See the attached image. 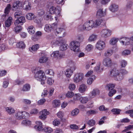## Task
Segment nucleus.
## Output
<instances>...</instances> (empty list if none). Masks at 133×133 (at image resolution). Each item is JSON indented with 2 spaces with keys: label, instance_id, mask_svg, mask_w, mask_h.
<instances>
[{
  "label": "nucleus",
  "instance_id": "obj_9",
  "mask_svg": "<svg viewBox=\"0 0 133 133\" xmlns=\"http://www.w3.org/2000/svg\"><path fill=\"white\" fill-rule=\"evenodd\" d=\"M64 53L63 52H60L59 50L54 51L51 55V57L56 59H60L64 56Z\"/></svg>",
  "mask_w": 133,
  "mask_h": 133
},
{
  "label": "nucleus",
  "instance_id": "obj_3",
  "mask_svg": "<svg viewBox=\"0 0 133 133\" xmlns=\"http://www.w3.org/2000/svg\"><path fill=\"white\" fill-rule=\"evenodd\" d=\"M40 69L39 68L37 67L33 70L32 72L35 74V78L37 80L40 82L41 84L43 85L45 83L46 77L45 73L43 71L38 70Z\"/></svg>",
  "mask_w": 133,
  "mask_h": 133
},
{
  "label": "nucleus",
  "instance_id": "obj_60",
  "mask_svg": "<svg viewBox=\"0 0 133 133\" xmlns=\"http://www.w3.org/2000/svg\"><path fill=\"white\" fill-rule=\"evenodd\" d=\"M116 92V90L115 89L113 90H110L108 94V96L110 97H112L114 94H115Z\"/></svg>",
  "mask_w": 133,
  "mask_h": 133
},
{
  "label": "nucleus",
  "instance_id": "obj_47",
  "mask_svg": "<svg viewBox=\"0 0 133 133\" xmlns=\"http://www.w3.org/2000/svg\"><path fill=\"white\" fill-rule=\"evenodd\" d=\"M131 51L129 49H125L123 51L122 53V55L123 56H126L130 55L131 53Z\"/></svg>",
  "mask_w": 133,
  "mask_h": 133
},
{
  "label": "nucleus",
  "instance_id": "obj_57",
  "mask_svg": "<svg viewBox=\"0 0 133 133\" xmlns=\"http://www.w3.org/2000/svg\"><path fill=\"white\" fill-rule=\"evenodd\" d=\"M38 15L40 16H42L45 14L44 10L43 9H40L37 11Z\"/></svg>",
  "mask_w": 133,
  "mask_h": 133
},
{
  "label": "nucleus",
  "instance_id": "obj_41",
  "mask_svg": "<svg viewBox=\"0 0 133 133\" xmlns=\"http://www.w3.org/2000/svg\"><path fill=\"white\" fill-rule=\"evenodd\" d=\"M113 53V51L111 49H109L105 52L104 55L105 57H108L111 56Z\"/></svg>",
  "mask_w": 133,
  "mask_h": 133
},
{
  "label": "nucleus",
  "instance_id": "obj_36",
  "mask_svg": "<svg viewBox=\"0 0 133 133\" xmlns=\"http://www.w3.org/2000/svg\"><path fill=\"white\" fill-rule=\"evenodd\" d=\"M101 63L99 62L98 63L95 68V71L98 73H99L102 72L103 70V69H101V70H100V66L101 65Z\"/></svg>",
  "mask_w": 133,
  "mask_h": 133
},
{
  "label": "nucleus",
  "instance_id": "obj_52",
  "mask_svg": "<svg viewBox=\"0 0 133 133\" xmlns=\"http://www.w3.org/2000/svg\"><path fill=\"white\" fill-rule=\"evenodd\" d=\"M96 123L95 120L92 119L89 120L87 122V123L90 127H92Z\"/></svg>",
  "mask_w": 133,
  "mask_h": 133
},
{
  "label": "nucleus",
  "instance_id": "obj_21",
  "mask_svg": "<svg viewBox=\"0 0 133 133\" xmlns=\"http://www.w3.org/2000/svg\"><path fill=\"white\" fill-rule=\"evenodd\" d=\"M106 15V12L103 11L102 9H98L96 13V16L98 17H102L105 16Z\"/></svg>",
  "mask_w": 133,
  "mask_h": 133
},
{
  "label": "nucleus",
  "instance_id": "obj_59",
  "mask_svg": "<svg viewBox=\"0 0 133 133\" xmlns=\"http://www.w3.org/2000/svg\"><path fill=\"white\" fill-rule=\"evenodd\" d=\"M94 102L91 101L87 104V106L88 108H91L94 106Z\"/></svg>",
  "mask_w": 133,
  "mask_h": 133
},
{
  "label": "nucleus",
  "instance_id": "obj_8",
  "mask_svg": "<svg viewBox=\"0 0 133 133\" xmlns=\"http://www.w3.org/2000/svg\"><path fill=\"white\" fill-rule=\"evenodd\" d=\"M84 78V75L81 73H76L74 75L73 80L75 83H77L81 82Z\"/></svg>",
  "mask_w": 133,
  "mask_h": 133
},
{
  "label": "nucleus",
  "instance_id": "obj_63",
  "mask_svg": "<svg viewBox=\"0 0 133 133\" xmlns=\"http://www.w3.org/2000/svg\"><path fill=\"white\" fill-rule=\"evenodd\" d=\"M74 93L72 91H69L66 93V96L68 97L71 98L74 95Z\"/></svg>",
  "mask_w": 133,
  "mask_h": 133
},
{
  "label": "nucleus",
  "instance_id": "obj_12",
  "mask_svg": "<svg viewBox=\"0 0 133 133\" xmlns=\"http://www.w3.org/2000/svg\"><path fill=\"white\" fill-rule=\"evenodd\" d=\"M100 93L99 90L97 88L94 89L89 93V97L90 98H92L95 97Z\"/></svg>",
  "mask_w": 133,
  "mask_h": 133
},
{
  "label": "nucleus",
  "instance_id": "obj_33",
  "mask_svg": "<svg viewBox=\"0 0 133 133\" xmlns=\"http://www.w3.org/2000/svg\"><path fill=\"white\" fill-rule=\"evenodd\" d=\"M5 111L10 115L13 114L15 112L14 109L11 107H6Z\"/></svg>",
  "mask_w": 133,
  "mask_h": 133
},
{
  "label": "nucleus",
  "instance_id": "obj_54",
  "mask_svg": "<svg viewBox=\"0 0 133 133\" xmlns=\"http://www.w3.org/2000/svg\"><path fill=\"white\" fill-rule=\"evenodd\" d=\"M93 71L92 70H90L89 71L85 74V76L86 77H92V76L93 75Z\"/></svg>",
  "mask_w": 133,
  "mask_h": 133
},
{
  "label": "nucleus",
  "instance_id": "obj_37",
  "mask_svg": "<svg viewBox=\"0 0 133 133\" xmlns=\"http://www.w3.org/2000/svg\"><path fill=\"white\" fill-rule=\"evenodd\" d=\"M48 60V58L44 56L41 57L39 59V62L41 63H45Z\"/></svg>",
  "mask_w": 133,
  "mask_h": 133
},
{
  "label": "nucleus",
  "instance_id": "obj_19",
  "mask_svg": "<svg viewBox=\"0 0 133 133\" xmlns=\"http://www.w3.org/2000/svg\"><path fill=\"white\" fill-rule=\"evenodd\" d=\"M131 40L132 41L131 39V37L130 39L126 37H124L121 38L120 39V43H122L123 45H128L130 44V41Z\"/></svg>",
  "mask_w": 133,
  "mask_h": 133
},
{
  "label": "nucleus",
  "instance_id": "obj_38",
  "mask_svg": "<svg viewBox=\"0 0 133 133\" xmlns=\"http://www.w3.org/2000/svg\"><path fill=\"white\" fill-rule=\"evenodd\" d=\"M30 88V86L29 84H26L23 86L22 90L24 91H29Z\"/></svg>",
  "mask_w": 133,
  "mask_h": 133
},
{
  "label": "nucleus",
  "instance_id": "obj_17",
  "mask_svg": "<svg viewBox=\"0 0 133 133\" xmlns=\"http://www.w3.org/2000/svg\"><path fill=\"white\" fill-rule=\"evenodd\" d=\"M101 34L102 36L106 38L111 35V32L109 29H105L102 30Z\"/></svg>",
  "mask_w": 133,
  "mask_h": 133
},
{
  "label": "nucleus",
  "instance_id": "obj_39",
  "mask_svg": "<svg viewBox=\"0 0 133 133\" xmlns=\"http://www.w3.org/2000/svg\"><path fill=\"white\" fill-rule=\"evenodd\" d=\"M16 47L20 48H24L25 46L24 43L21 41L17 43L16 44Z\"/></svg>",
  "mask_w": 133,
  "mask_h": 133
},
{
  "label": "nucleus",
  "instance_id": "obj_29",
  "mask_svg": "<svg viewBox=\"0 0 133 133\" xmlns=\"http://www.w3.org/2000/svg\"><path fill=\"white\" fill-rule=\"evenodd\" d=\"M27 19L29 20H34L35 18V16L34 14L29 13L25 16Z\"/></svg>",
  "mask_w": 133,
  "mask_h": 133
},
{
  "label": "nucleus",
  "instance_id": "obj_25",
  "mask_svg": "<svg viewBox=\"0 0 133 133\" xmlns=\"http://www.w3.org/2000/svg\"><path fill=\"white\" fill-rule=\"evenodd\" d=\"M39 48V45L38 44L33 45L32 47L29 48V50L32 53L37 51Z\"/></svg>",
  "mask_w": 133,
  "mask_h": 133
},
{
  "label": "nucleus",
  "instance_id": "obj_31",
  "mask_svg": "<svg viewBox=\"0 0 133 133\" xmlns=\"http://www.w3.org/2000/svg\"><path fill=\"white\" fill-rule=\"evenodd\" d=\"M97 37V35L94 34H92L89 37L88 41L89 42H92L96 40Z\"/></svg>",
  "mask_w": 133,
  "mask_h": 133
},
{
  "label": "nucleus",
  "instance_id": "obj_45",
  "mask_svg": "<svg viewBox=\"0 0 133 133\" xmlns=\"http://www.w3.org/2000/svg\"><path fill=\"white\" fill-rule=\"evenodd\" d=\"M120 65L122 68H125L127 64V61L124 60H122L120 61Z\"/></svg>",
  "mask_w": 133,
  "mask_h": 133
},
{
  "label": "nucleus",
  "instance_id": "obj_6",
  "mask_svg": "<svg viewBox=\"0 0 133 133\" xmlns=\"http://www.w3.org/2000/svg\"><path fill=\"white\" fill-rule=\"evenodd\" d=\"M49 37L50 39H52L51 41L50 44L52 48L59 46L62 41V39L57 38L56 39H52L55 38V36L52 35H50Z\"/></svg>",
  "mask_w": 133,
  "mask_h": 133
},
{
  "label": "nucleus",
  "instance_id": "obj_10",
  "mask_svg": "<svg viewBox=\"0 0 133 133\" xmlns=\"http://www.w3.org/2000/svg\"><path fill=\"white\" fill-rule=\"evenodd\" d=\"M106 45L105 42L102 40L98 41L95 45V48L99 51H101L105 47Z\"/></svg>",
  "mask_w": 133,
  "mask_h": 133
},
{
  "label": "nucleus",
  "instance_id": "obj_48",
  "mask_svg": "<svg viewBox=\"0 0 133 133\" xmlns=\"http://www.w3.org/2000/svg\"><path fill=\"white\" fill-rule=\"evenodd\" d=\"M26 4L25 7V9L26 10H30L31 8V5L30 3L28 2H26L24 3V4Z\"/></svg>",
  "mask_w": 133,
  "mask_h": 133
},
{
  "label": "nucleus",
  "instance_id": "obj_44",
  "mask_svg": "<svg viewBox=\"0 0 133 133\" xmlns=\"http://www.w3.org/2000/svg\"><path fill=\"white\" fill-rule=\"evenodd\" d=\"M61 104V102L59 100H55L52 102V105L55 107H58Z\"/></svg>",
  "mask_w": 133,
  "mask_h": 133
},
{
  "label": "nucleus",
  "instance_id": "obj_43",
  "mask_svg": "<svg viewBox=\"0 0 133 133\" xmlns=\"http://www.w3.org/2000/svg\"><path fill=\"white\" fill-rule=\"evenodd\" d=\"M79 112V109L77 108H75L71 112V114L72 116H75L78 115Z\"/></svg>",
  "mask_w": 133,
  "mask_h": 133
},
{
  "label": "nucleus",
  "instance_id": "obj_22",
  "mask_svg": "<svg viewBox=\"0 0 133 133\" xmlns=\"http://www.w3.org/2000/svg\"><path fill=\"white\" fill-rule=\"evenodd\" d=\"M36 125L35 126V129L38 131H41L43 130L42 127V124L41 122L37 121L36 122Z\"/></svg>",
  "mask_w": 133,
  "mask_h": 133
},
{
  "label": "nucleus",
  "instance_id": "obj_4",
  "mask_svg": "<svg viewBox=\"0 0 133 133\" xmlns=\"http://www.w3.org/2000/svg\"><path fill=\"white\" fill-rule=\"evenodd\" d=\"M70 49L75 52L79 51L80 44L79 42L77 41H73L70 44Z\"/></svg>",
  "mask_w": 133,
  "mask_h": 133
},
{
  "label": "nucleus",
  "instance_id": "obj_16",
  "mask_svg": "<svg viewBox=\"0 0 133 133\" xmlns=\"http://www.w3.org/2000/svg\"><path fill=\"white\" fill-rule=\"evenodd\" d=\"M15 22V25H18L19 24L22 25L25 22V19L24 16H21L17 18Z\"/></svg>",
  "mask_w": 133,
  "mask_h": 133
},
{
  "label": "nucleus",
  "instance_id": "obj_24",
  "mask_svg": "<svg viewBox=\"0 0 133 133\" xmlns=\"http://www.w3.org/2000/svg\"><path fill=\"white\" fill-rule=\"evenodd\" d=\"M89 100V98L87 97L81 96L79 98V101L82 104H85L87 103Z\"/></svg>",
  "mask_w": 133,
  "mask_h": 133
},
{
  "label": "nucleus",
  "instance_id": "obj_28",
  "mask_svg": "<svg viewBox=\"0 0 133 133\" xmlns=\"http://www.w3.org/2000/svg\"><path fill=\"white\" fill-rule=\"evenodd\" d=\"M11 8V6L10 4H8L5 9L4 14H5V17L8 16V14L10 11Z\"/></svg>",
  "mask_w": 133,
  "mask_h": 133
},
{
  "label": "nucleus",
  "instance_id": "obj_14",
  "mask_svg": "<svg viewBox=\"0 0 133 133\" xmlns=\"http://www.w3.org/2000/svg\"><path fill=\"white\" fill-rule=\"evenodd\" d=\"M49 112L46 109H44L39 112L40 115L39 116V118L42 120H45L47 118V116L49 114Z\"/></svg>",
  "mask_w": 133,
  "mask_h": 133
},
{
  "label": "nucleus",
  "instance_id": "obj_30",
  "mask_svg": "<svg viewBox=\"0 0 133 133\" xmlns=\"http://www.w3.org/2000/svg\"><path fill=\"white\" fill-rule=\"evenodd\" d=\"M96 77L95 75H93L92 77H90L87 79V82L88 84L91 85L94 80L96 79Z\"/></svg>",
  "mask_w": 133,
  "mask_h": 133
},
{
  "label": "nucleus",
  "instance_id": "obj_56",
  "mask_svg": "<svg viewBox=\"0 0 133 133\" xmlns=\"http://www.w3.org/2000/svg\"><path fill=\"white\" fill-rule=\"evenodd\" d=\"M54 80L51 78H49L47 79V83L50 85H52L54 83Z\"/></svg>",
  "mask_w": 133,
  "mask_h": 133
},
{
  "label": "nucleus",
  "instance_id": "obj_11",
  "mask_svg": "<svg viewBox=\"0 0 133 133\" xmlns=\"http://www.w3.org/2000/svg\"><path fill=\"white\" fill-rule=\"evenodd\" d=\"M22 2L18 0L15 1L12 3V6L11 7L12 11H16L18 9L22 6Z\"/></svg>",
  "mask_w": 133,
  "mask_h": 133
},
{
  "label": "nucleus",
  "instance_id": "obj_64",
  "mask_svg": "<svg viewBox=\"0 0 133 133\" xmlns=\"http://www.w3.org/2000/svg\"><path fill=\"white\" fill-rule=\"evenodd\" d=\"M7 48V46L4 44H3L0 45V49L1 50H6Z\"/></svg>",
  "mask_w": 133,
  "mask_h": 133
},
{
  "label": "nucleus",
  "instance_id": "obj_49",
  "mask_svg": "<svg viewBox=\"0 0 133 133\" xmlns=\"http://www.w3.org/2000/svg\"><path fill=\"white\" fill-rule=\"evenodd\" d=\"M22 124L25 126H29L31 124V122L28 120H24L23 121Z\"/></svg>",
  "mask_w": 133,
  "mask_h": 133
},
{
  "label": "nucleus",
  "instance_id": "obj_1",
  "mask_svg": "<svg viewBox=\"0 0 133 133\" xmlns=\"http://www.w3.org/2000/svg\"><path fill=\"white\" fill-rule=\"evenodd\" d=\"M104 22V20L101 18L97 19L95 21L92 20H88L85 22L83 24L79 25L77 27V30L81 31H89L103 24Z\"/></svg>",
  "mask_w": 133,
  "mask_h": 133
},
{
  "label": "nucleus",
  "instance_id": "obj_15",
  "mask_svg": "<svg viewBox=\"0 0 133 133\" xmlns=\"http://www.w3.org/2000/svg\"><path fill=\"white\" fill-rule=\"evenodd\" d=\"M60 12V10L53 6L50 7L49 10V12L50 14H55L58 17L60 16L61 15Z\"/></svg>",
  "mask_w": 133,
  "mask_h": 133
},
{
  "label": "nucleus",
  "instance_id": "obj_32",
  "mask_svg": "<svg viewBox=\"0 0 133 133\" xmlns=\"http://www.w3.org/2000/svg\"><path fill=\"white\" fill-rule=\"evenodd\" d=\"M12 18L9 17L6 21L5 23V26L6 27H9L11 25L12 23Z\"/></svg>",
  "mask_w": 133,
  "mask_h": 133
},
{
  "label": "nucleus",
  "instance_id": "obj_42",
  "mask_svg": "<svg viewBox=\"0 0 133 133\" xmlns=\"http://www.w3.org/2000/svg\"><path fill=\"white\" fill-rule=\"evenodd\" d=\"M45 72L46 75L51 76H54V71L51 69H48L45 71Z\"/></svg>",
  "mask_w": 133,
  "mask_h": 133
},
{
  "label": "nucleus",
  "instance_id": "obj_13",
  "mask_svg": "<svg viewBox=\"0 0 133 133\" xmlns=\"http://www.w3.org/2000/svg\"><path fill=\"white\" fill-rule=\"evenodd\" d=\"M66 41L63 39H62V41L59 44V49L61 51H65L67 50L68 45L66 44Z\"/></svg>",
  "mask_w": 133,
  "mask_h": 133
},
{
  "label": "nucleus",
  "instance_id": "obj_35",
  "mask_svg": "<svg viewBox=\"0 0 133 133\" xmlns=\"http://www.w3.org/2000/svg\"><path fill=\"white\" fill-rule=\"evenodd\" d=\"M27 30L28 32L30 34H32L35 32V28L32 25H30L28 27Z\"/></svg>",
  "mask_w": 133,
  "mask_h": 133
},
{
  "label": "nucleus",
  "instance_id": "obj_58",
  "mask_svg": "<svg viewBox=\"0 0 133 133\" xmlns=\"http://www.w3.org/2000/svg\"><path fill=\"white\" fill-rule=\"evenodd\" d=\"M53 125L55 126H57L60 123V122L57 119H55L52 122Z\"/></svg>",
  "mask_w": 133,
  "mask_h": 133
},
{
  "label": "nucleus",
  "instance_id": "obj_50",
  "mask_svg": "<svg viewBox=\"0 0 133 133\" xmlns=\"http://www.w3.org/2000/svg\"><path fill=\"white\" fill-rule=\"evenodd\" d=\"M22 11L20 10L16 11L14 14V16L15 18H18V17L22 15Z\"/></svg>",
  "mask_w": 133,
  "mask_h": 133
},
{
  "label": "nucleus",
  "instance_id": "obj_34",
  "mask_svg": "<svg viewBox=\"0 0 133 133\" xmlns=\"http://www.w3.org/2000/svg\"><path fill=\"white\" fill-rule=\"evenodd\" d=\"M54 30V33L56 35L61 34L63 31L64 30V28L60 27L57 28H56Z\"/></svg>",
  "mask_w": 133,
  "mask_h": 133
},
{
  "label": "nucleus",
  "instance_id": "obj_51",
  "mask_svg": "<svg viewBox=\"0 0 133 133\" xmlns=\"http://www.w3.org/2000/svg\"><path fill=\"white\" fill-rule=\"evenodd\" d=\"M14 30L16 33H18L20 31L22 30V28L21 26L20 25H15Z\"/></svg>",
  "mask_w": 133,
  "mask_h": 133
},
{
  "label": "nucleus",
  "instance_id": "obj_55",
  "mask_svg": "<svg viewBox=\"0 0 133 133\" xmlns=\"http://www.w3.org/2000/svg\"><path fill=\"white\" fill-rule=\"evenodd\" d=\"M43 130L46 133H50L52 131V129L51 128L48 127H45Z\"/></svg>",
  "mask_w": 133,
  "mask_h": 133
},
{
  "label": "nucleus",
  "instance_id": "obj_20",
  "mask_svg": "<svg viewBox=\"0 0 133 133\" xmlns=\"http://www.w3.org/2000/svg\"><path fill=\"white\" fill-rule=\"evenodd\" d=\"M118 5L115 4H112L109 6V9L111 12H116L118 10Z\"/></svg>",
  "mask_w": 133,
  "mask_h": 133
},
{
  "label": "nucleus",
  "instance_id": "obj_61",
  "mask_svg": "<svg viewBox=\"0 0 133 133\" xmlns=\"http://www.w3.org/2000/svg\"><path fill=\"white\" fill-rule=\"evenodd\" d=\"M76 88V85L74 83H70L69 86V89L71 90H73Z\"/></svg>",
  "mask_w": 133,
  "mask_h": 133
},
{
  "label": "nucleus",
  "instance_id": "obj_53",
  "mask_svg": "<svg viewBox=\"0 0 133 133\" xmlns=\"http://www.w3.org/2000/svg\"><path fill=\"white\" fill-rule=\"evenodd\" d=\"M94 48V46L92 45L89 44L86 47L85 49L88 51H90L92 50Z\"/></svg>",
  "mask_w": 133,
  "mask_h": 133
},
{
  "label": "nucleus",
  "instance_id": "obj_23",
  "mask_svg": "<svg viewBox=\"0 0 133 133\" xmlns=\"http://www.w3.org/2000/svg\"><path fill=\"white\" fill-rule=\"evenodd\" d=\"M87 87L86 85L82 84L79 86L78 89L79 91L81 93H83L87 90Z\"/></svg>",
  "mask_w": 133,
  "mask_h": 133
},
{
  "label": "nucleus",
  "instance_id": "obj_46",
  "mask_svg": "<svg viewBox=\"0 0 133 133\" xmlns=\"http://www.w3.org/2000/svg\"><path fill=\"white\" fill-rule=\"evenodd\" d=\"M74 96V100L72 101L74 103L75 101L79 99V98L81 96V94L79 93L75 94Z\"/></svg>",
  "mask_w": 133,
  "mask_h": 133
},
{
  "label": "nucleus",
  "instance_id": "obj_2",
  "mask_svg": "<svg viewBox=\"0 0 133 133\" xmlns=\"http://www.w3.org/2000/svg\"><path fill=\"white\" fill-rule=\"evenodd\" d=\"M128 72L124 69L118 70L116 69L112 70L110 72V76L116 81H120L123 78V74H127Z\"/></svg>",
  "mask_w": 133,
  "mask_h": 133
},
{
  "label": "nucleus",
  "instance_id": "obj_18",
  "mask_svg": "<svg viewBox=\"0 0 133 133\" xmlns=\"http://www.w3.org/2000/svg\"><path fill=\"white\" fill-rule=\"evenodd\" d=\"M103 63L105 66L109 67L112 65V61L109 58H105L103 59Z\"/></svg>",
  "mask_w": 133,
  "mask_h": 133
},
{
  "label": "nucleus",
  "instance_id": "obj_62",
  "mask_svg": "<svg viewBox=\"0 0 133 133\" xmlns=\"http://www.w3.org/2000/svg\"><path fill=\"white\" fill-rule=\"evenodd\" d=\"M97 112L96 111L94 110H91L88 111L87 112V115H94L96 114Z\"/></svg>",
  "mask_w": 133,
  "mask_h": 133
},
{
  "label": "nucleus",
  "instance_id": "obj_7",
  "mask_svg": "<svg viewBox=\"0 0 133 133\" xmlns=\"http://www.w3.org/2000/svg\"><path fill=\"white\" fill-rule=\"evenodd\" d=\"M57 23L55 22L51 24H46L44 26V30L46 32L49 33L52 30H54L57 28Z\"/></svg>",
  "mask_w": 133,
  "mask_h": 133
},
{
  "label": "nucleus",
  "instance_id": "obj_5",
  "mask_svg": "<svg viewBox=\"0 0 133 133\" xmlns=\"http://www.w3.org/2000/svg\"><path fill=\"white\" fill-rule=\"evenodd\" d=\"M69 65L71 66V65L73 66V67L72 68H69L67 69L65 72V75L68 78H70L73 73V71L75 70L76 69V67L74 65V63L72 61H70L69 63Z\"/></svg>",
  "mask_w": 133,
  "mask_h": 133
},
{
  "label": "nucleus",
  "instance_id": "obj_26",
  "mask_svg": "<svg viewBox=\"0 0 133 133\" xmlns=\"http://www.w3.org/2000/svg\"><path fill=\"white\" fill-rule=\"evenodd\" d=\"M23 111H20L16 112L15 114L16 118L18 119H23Z\"/></svg>",
  "mask_w": 133,
  "mask_h": 133
},
{
  "label": "nucleus",
  "instance_id": "obj_40",
  "mask_svg": "<svg viewBox=\"0 0 133 133\" xmlns=\"http://www.w3.org/2000/svg\"><path fill=\"white\" fill-rule=\"evenodd\" d=\"M118 38H116L115 37L112 38L110 40L109 43L111 45L115 44L118 40Z\"/></svg>",
  "mask_w": 133,
  "mask_h": 133
},
{
  "label": "nucleus",
  "instance_id": "obj_27",
  "mask_svg": "<svg viewBox=\"0 0 133 133\" xmlns=\"http://www.w3.org/2000/svg\"><path fill=\"white\" fill-rule=\"evenodd\" d=\"M115 84L112 83L107 84L105 86V88L109 90H113L115 88Z\"/></svg>",
  "mask_w": 133,
  "mask_h": 133
}]
</instances>
